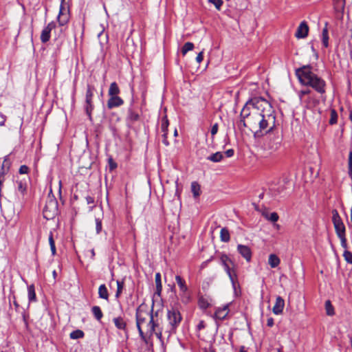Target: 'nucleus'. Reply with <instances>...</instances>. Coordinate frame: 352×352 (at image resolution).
Wrapping results in <instances>:
<instances>
[{
    "label": "nucleus",
    "mask_w": 352,
    "mask_h": 352,
    "mask_svg": "<svg viewBox=\"0 0 352 352\" xmlns=\"http://www.w3.org/2000/svg\"><path fill=\"white\" fill-rule=\"evenodd\" d=\"M252 113L248 118V128L256 132H269L276 124V116L271 104L263 98L252 99Z\"/></svg>",
    "instance_id": "1"
},
{
    "label": "nucleus",
    "mask_w": 352,
    "mask_h": 352,
    "mask_svg": "<svg viewBox=\"0 0 352 352\" xmlns=\"http://www.w3.org/2000/svg\"><path fill=\"white\" fill-rule=\"evenodd\" d=\"M152 311H148L142 306L137 309L135 318L139 334L141 339L146 342L147 337H151L155 333L160 342H163V331L159 327L157 320H155Z\"/></svg>",
    "instance_id": "2"
},
{
    "label": "nucleus",
    "mask_w": 352,
    "mask_h": 352,
    "mask_svg": "<svg viewBox=\"0 0 352 352\" xmlns=\"http://www.w3.org/2000/svg\"><path fill=\"white\" fill-rule=\"evenodd\" d=\"M296 74L302 85L311 87L320 94L326 92V82L317 74L311 72L309 65H305L297 69Z\"/></svg>",
    "instance_id": "3"
},
{
    "label": "nucleus",
    "mask_w": 352,
    "mask_h": 352,
    "mask_svg": "<svg viewBox=\"0 0 352 352\" xmlns=\"http://www.w3.org/2000/svg\"><path fill=\"white\" fill-rule=\"evenodd\" d=\"M167 320L168 324L160 329L163 331V336H166L168 338L173 333H175L182 320V317L178 309L172 308L167 311Z\"/></svg>",
    "instance_id": "4"
},
{
    "label": "nucleus",
    "mask_w": 352,
    "mask_h": 352,
    "mask_svg": "<svg viewBox=\"0 0 352 352\" xmlns=\"http://www.w3.org/2000/svg\"><path fill=\"white\" fill-rule=\"evenodd\" d=\"M58 211V201L52 193V190H50L48 193L46 204L43 208V216L47 219H53Z\"/></svg>",
    "instance_id": "5"
},
{
    "label": "nucleus",
    "mask_w": 352,
    "mask_h": 352,
    "mask_svg": "<svg viewBox=\"0 0 352 352\" xmlns=\"http://www.w3.org/2000/svg\"><path fill=\"white\" fill-rule=\"evenodd\" d=\"M95 88L94 86L88 85L87 87L86 95H85V103L84 109L86 114L87 115L89 120H92V111L94 109V105L93 103V98L94 95Z\"/></svg>",
    "instance_id": "6"
},
{
    "label": "nucleus",
    "mask_w": 352,
    "mask_h": 352,
    "mask_svg": "<svg viewBox=\"0 0 352 352\" xmlns=\"http://www.w3.org/2000/svg\"><path fill=\"white\" fill-rule=\"evenodd\" d=\"M332 222L337 236L346 234L345 226L337 210H332Z\"/></svg>",
    "instance_id": "7"
},
{
    "label": "nucleus",
    "mask_w": 352,
    "mask_h": 352,
    "mask_svg": "<svg viewBox=\"0 0 352 352\" xmlns=\"http://www.w3.org/2000/svg\"><path fill=\"white\" fill-rule=\"evenodd\" d=\"M60 25H66L69 20V10L68 7L60 6L59 13L57 17Z\"/></svg>",
    "instance_id": "8"
},
{
    "label": "nucleus",
    "mask_w": 352,
    "mask_h": 352,
    "mask_svg": "<svg viewBox=\"0 0 352 352\" xmlns=\"http://www.w3.org/2000/svg\"><path fill=\"white\" fill-rule=\"evenodd\" d=\"M56 27L54 21L49 23L42 30L41 34V41L43 43H45L50 39V34L53 29Z\"/></svg>",
    "instance_id": "9"
},
{
    "label": "nucleus",
    "mask_w": 352,
    "mask_h": 352,
    "mask_svg": "<svg viewBox=\"0 0 352 352\" xmlns=\"http://www.w3.org/2000/svg\"><path fill=\"white\" fill-rule=\"evenodd\" d=\"M281 145V140L279 137H274L270 139L265 144V148L270 152H274L279 149Z\"/></svg>",
    "instance_id": "10"
},
{
    "label": "nucleus",
    "mask_w": 352,
    "mask_h": 352,
    "mask_svg": "<svg viewBox=\"0 0 352 352\" xmlns=\"http://www.w3.org/2000/svg\"><path fill=\"white\" fill-rule=\"evenodd\" d=\"M309 32V26L305 21H302L298 25L295 36L298 38H305L307 36Z\"/></svg>",
    "instance_id": "11"
},
{
    "label": "nucleus",
    "mask_w": 352,
    "mask_h": 352,
    "mask_svg": "<svg viewBox=\"0 0 352 352\" xmlns=\"http://www.w3.org/2000/svg\"><path fill=\"white\" fill-rule=\"evenodd\" d=\"M229 305L230 304H226L222 307H218L215 311L214 318L220 320H224L229 313Z\"/></svg>",
    "instance_id": "12"
},
{
    "label": "nucleus",
    "mask_w": 352,
    "mask_h": 352,
    "mask_svg": "<svg viewBox=\"0 0 352 352\" xmlns=\"http://www.w3.org/2000/svg\"><path fill=\"white\" fill-rule=\"evenodd\" d=\"M237 250L239 253L248 261L250 262L252 258V251L250 248L244 245H238Z\"/></svg>",
    "instance_id": "13"
},
{
    "label": "nucleus",
    "mask_w": 352,
    "mask_h": 352,
    "mask_svg": "<svg viewBox=\"0 0 352 352\" xmlns=\"http://www.w3.org/2000/svg\"><path fill=\"white\" fill-rule=\"evenodd\" d=\"M123 103V100L118 96H109V98L107 101V107L111 109L115 107H118L122 105Z\"/></svg>",
    "instance_id": "14"
},
{
    "label": "nucleus",
    "mask_w": 352,
    "mask_h": 352,
    "mask_svg": "<svg viewBox=\"0 0 352 352\" xmlns=\"http://www.w3.org/2000/svg\"><path fill=\"white\" fill-rule=\"evenodd\" d=\"M285 307V300L280 297L278 296L276 299L275 304L272 308V311L275 315H280L283 313Z\"/></svg>",
    "instance_id": "15"
},
{
    "label": "nucleus",
    "mask_w": 352,
    "mask_h": 352,
    "mask_svg": "<svg viewBox=\"0 0 352 352\" xmlns=\"http://www.w3.org/2000/svg\"><path fill=\"white\" fill-rule=\"evenodd\" d=\"M252 99L247 102L245 105L242 109L240 117L241 118H247L248 120V118L251 117V114L252 113Z\"/></svg>",
    "instance_id": "16"
},
{
    "label": "nucleus",
    "mask_w": 352,
    "mask_h": 352,
    "mask_svg": "<svg viewBox=\"0 0 352 352\" xmlns=\"http://www.w3.org/2000/svg\"><path fill=\"white\" fill-rule=\"evenodd\" d=\"M228 275L230 280L232 283L233 288L235 289L236 286L238 284L237 275L236 273V270L234 268H229L228 270H225Z\"/></svg>",
    "instance_id": "17"
},
{
    "label": "nucleus",
    "mask_w": 352,
    "mask_h": 352,
    "mask_svg": "<svg viewBox=\"0 0 352 352\" xmlns=\"http://www.w3.org/2000/svg\"><path fill=\"white\" fill-rule=\"evenodd\" d=\"M16 190L22 195L24 196L27 192V182L25 180H16Z\"/></svg>",
    "instance_id": "18"
},
{
    "label": "nucleus",
    "mask_w": 352,
    "mask_h": 352,
    "mask_svg": "<svg viewBox=\"0 0 352 352\" xmlns=\"http://www.w3.org/2000/svg\"><path fill=\"white\" fill-rule=\"evenodd\" d=\"M116 327L120 330H126V323L122 317H116L113 319Z\"/></svg>",
    "instance_id": "19"
},
{
    "label": "nucleus",
    "mask_w": 352,
    "mask_h": 352,
    "mask_svg": "<svg viewBox=\"0 0 352 352\" xmlns=\"http://www.w3.org/2000/svg\"><path fill=\"white\" fill-rule=\"evenodd\" d=\"M175 280L179 287V292H187V289H188L186 281L180 276H175Z\"/></svg>",
    "instance_id": "20"
},
{
    "label": "nucleus",
    "mask_w": 352,
    "mask_h": 352,
    "mask_svg": "<svg viewBox=\"0 0 352 352\" xmlns=\"http://www.w3.org/2000/svg\"><path fill=\"white\" fill-rule=\"evenodd\" d=\"M329 31L327 28V23H326L325 27L322 29V43L324 47H327L329 46Z\"/></svg>",
    "instance_id": "21"
},
{
    "label": "nucleus",
    "mask_w": 352,
    "mask_h": 352,
    "mask_svg": "<svg viewBox=\"0 0 352 352\" xmlns=\"http://www.w3.org/2000/svg\"><path fill=\"white\" fill-rule=\"evenodd\" d=\"M98 296L100 298L104 300L109 299V292L104 284L100 285L98 288Z\"/></svg>",
    "instance_id": "22"
},
{
    "label": "nucleus",
    "mask_w": 352,
    "mask_h": 352,
    "mask_svg": "<svg viewBox=\"0 0 352 352\" xmlns=\"http://www.w3.org/2000/svg\"><path fill=\"white\" fill-rule=\"evenodd\" d=\"M280 258L274 254L269 256L268 263L272 268L276 267L280 264Z\"/></svg>",
    "instance_id": "23"
},
{
    "label": "nucleus",
    "mask_w": 352,
    "mask_h": 352,
    "mask_svg": "<svg viewBox=\"0 0 352 352\" xmlns=\"http://www.w3.org/2000/svg\"><path fill=\"white\" fill-rule=\"evenodd\" d=\"M155 285H156L155 294H157L158 296H160L162 292V281H161V274L160 272H157L155 274Z\"/></svg>",
    "instance_id": "24"
},
{
    "label": "nucleus",
    "mask_w": 352,
    "mask_h": 352,
    "mask_svg": "<svg viewBox=\"0 0 352 352\" xmlns=\"http://www.w3.org/2000/svg\"><path fill=\"white\" fill-rule=\"evenodd\" d=\"M221 241L225 243H228L230 240V232L228 228H223L220 232Z\"/></svg>",
    "instance_id": "25"
},
{
    "label": "nucleus",
    "mask_w": 352,
    "mask_h": 352,
    "mask_svg": "<svg viewBox=\"0 0 352 352\" xmlns=\"http://www.w3.org/2000/svg\"><path fill=\"white\" fill-rule=\"evenodd\" d=\"M220 261L225 270H228V269L230 268L229 263L233 264L232 261L226 254H221Z\"/></svg>",
    "instance_id": "26"
},
{
    "label": "nucleus",
    "mask_w": 352,
    "mask_h": 352,
    "mask_svg": "<svg viewBox=\"0 0 352 352\" xmlns=\"http://www.w3.org/2000/svg\"><path fill=\"white\" fill-rule=\"evenodd\" d=\"M223 158V153L221 152H217L215 153L212 154L211 155L207 157L208 160H210L213 162H219Z\"/></svg>",
    "instance_id": "27"
},
{
    "label": "nucleus",
    "mask_w": 352,
    "mask_h": 352,
    "mask_svg": "<svg viewBox=\"0 0 352 352\" xmlns=\"http://www.w3.org/2000/svg\"><path fill=\"white\" fill-rule=\"evenodd\" d=\"M120 94V89L116 82H111L109 89V96H118Z\"/></svg>",
    "instance_id": "28"
},
{
    "label": "nucleus",
    "mask_w": 352,
    "mask_h": 352,
    "mask_svg": "<svg viewBox=\"0 0 352 352\" xmlns=\"http://www.w3.org/2000/svg\"><path fill=\"white\" fill-rule=\"evenodd\" d=\"M191 191L193 194L194 197L197 198L200 195L201 187L197 182L191 183Z\"/></svg>",
    "instance_id": "29"
},
{
    "label": "nucleus",
    "mask_w": 352,
    "mask_h": 352,
    "mask_svg": "<svg viewBox=\"0 0 352 352\" xmlns=\"http://www.w3.org/2000/svg\"><path fill=\"white\" fill-rule=\"evenodd\" d=\"M29 302H35L36 300L35 288L33 285L28 287Z\"/></svg>",
    "instance_id": "30"
},
{
    "label": "nucleus",
    "mask_w": 352,
    "mask_h": 352,
    "mask_svg": "<svg viewBox=\"0 0 352 352\" xmlns=\"http://www.w3.org/2000/svg\"><path fill=\"white\" fill-rule=\"evenodd\" d=\"M139 114L137 112L133 111L131 109L129 110L127 120L131 123H133L139 120Z\"/></svg>",
    "instance_id": "31"
},
{
    "label": "nucleus",
    "mask_w": 352,
    "mask_h": 352,
    "mask_svg": "<svg viewBox=\"0 0 352 352\" xmlns=\"http://www.w3.org/2000/svg\"><path fill=\"white\" fill-rule=\"evenodd\" d=\"M91 311H92V314H94V317L96 318V319L97 320L99 321V320H101V318L103 316V314H102L100 307H98V306H94L91 308Z\"/></svg>",
    "instance_id": "32"
},
{
    "label": "nucleus",
    "mask_w": 352,
    "mask_h": 352,
    "mask_svg": "<svg viewBox=\"0 0 352 352\" xmlns=\"http://www.w3.org/2000/svg\"><path fill=\"white\" fill-rule=\"evenodd\" d=\"M179 296L181 298V300L182 302L187 304L191 300V295L188 289H187V292H179Z\"/></svg>",
    "instance_id": "33"
},
{
    "label": "nucleus",
    "mask_w": 352,
    "mask_h": 352,
    "mask_svg": "<svg viewBox=\"0 0 352 352\" xmlns=\"http://www.w3.org/2000/svg\"><path fill=\"white\" fill-rule=\"evenodd\" d=\"M85 336L84 332L82 330L77 329L70 333L69 337L71 339L76 340L82 338Z\"/></svg>",
    "instance_id": "34"
},
{
    "label": "nucleus",
    "mask_w": 352,
    "mask_h": 352,
    "mask_svg": "<svg viewBox=\"0 0 352 352\" xmlns=\"http://www.w3.org/2000/svg\"><path fill=\"white\" fill-rule=\"evenodd\" d=\"M305 102H306V105L307 107L311 108L316 106L318 104L319 101L317 99L314 98V97L309 96L307 100L305 101Z\"/></svg>",
    "instance_id": "35"
},
{
    "label": "nucleus",
    "mask_w": 352,
    "mask_h": 352,
    "mask_svg": "<svg viewBox=\"0 0 352 352\" xmlns=\"http://www.w3.org/2000/svg\"><path fill=\"white\" fill-rule=\"evenodd\" d=\"M199 306L202 309H206L210 307V302L208 299L204 297H201L199 299Z\"/></svg>",
    "instance_id": "36"
},
{
    "label": "nucleus",
    "mask_w": 352,
    "mask_h": 352,
    "mask_svg": "<svg viewBox=\"0 0 352 352\" xmlns=\"http://www.w3.org/2000/svg\"><path fill=\"white\" fill-rule=\"evenodd\" d=\"M116 283H117V291L116 292L115 296L116 298H118L122 292V289L124 288V283L123 280H118L116 281Z\"/></svg>",
    "instance_id": "37"
},
{
    "label": "nucleus",
    "mask_w": 352,
    "mask_h": 352,
    "mask_svg": "<svg viewBox=\"0 0 352 352\" xmlns=\"http://www.w3.org/2000/svg\"><path fill=\"white\" fill-rule=\"evenodd\" d=\"M193 48H194V44L192 43H191V42L186 43L182 49V53L183 56H185L188 52L192 50Z\"/></svg>",
    "instance_id": "38"
},
{
    "label": "nucleus",
    "mask_w": 352,
    "mask_h": 352,
    "mask_svg": "<svg viewBox=\"0 0 352 352\" xmlns=\"http://www.w3.org/2000/svg\"><path fill=\"white\" fill-rule=\"evenodd\" d=\"M48 239H49V243L50 245L52 254V255H55L56 252V246H55V242H54V240L53 238V234L52 232H50V233Z\"/></svg>",
    "instance_id": "39"
},
{
    "label": "nucleus",
    "mask_w": 352,
    "mask_h": 352,
    "mask_svg": "<svg viewBox=\"0 0 352 352\" xmlns=\"http://www.w3.org/2000/svg\"><path fill=\"white\" fill-rule=\"evenodd\" d=\"M325 309L326 313L328 316H333L334 315V309L332 306L330 300H327L325 302Z\"/></svg>",
    "instance_id": "40"
},
{
    "label": "nucleus",
    "mask_w": 352,
    "mask_h": 352,
    "mask_svg": "<svg viewBox=\"0 0 352 352\" xmlns=\"http://www.w3.org/2000/svg\"><path fill=\"white\" fill-rule=\"evenodd\" d=\"M8 156H6V157L4 158V160H3V164H2V166H1V170L0 171V177H1V178H3V179H4V175H5V170H4V168H5V166H7V167H8V168H9L10 162H8Z\"/></svg>",
    "instance_id": "41"
},
{
    "label": "nucleus",
    "mask_w": 352,
    "mask_h": 352,
    "mask_svg": "<svg viewBox=\"0 0 352 352\" xmlns=\"http://www.w3.org/2000/svg\"><path fill=\"white\" fill-rule=\"evenodd\" d=\"M267 219L272 222H276L278 220V215L276 212H272L270 214H265Z\"/></svg>",
    "instance_id": "42"
},
{
    "label": "nucleus",
    "mask_w": 352,
    "mask_h": 352,
    "mask_svg": "<svg viewBox=\"0 0 352 352\" xmlns=\"http://www.w3.org/2000/svg\"><path fill=\"white\" fill-rule=\"evenodd\" d=\"M337 120H338L337 113H336V111L334 109H333L331 111V118H330V120H329L330 124H336L337 122Z\"/></svg>",
    "instance_id": "43"
},
{
    "label": "nucleus",
    "mask_w": 352,
    "mask_h": 352,
    "mask_svg": "<svg viewBox=\"0 0 352 352\" xmlns=\"http://www.w3.org/2000/svg\"><path fill=\"white\" fill-rule=\"evenodd\" d=\"M168 126V120L166 116H165L164 118H163V119L162 120V126H161L162 130L164 132V133H166Z\"/></svg>",
    "instance_id": "44"
},
{
    "label": "nucleus",
    "mask_w": 352,
    "mask_h": 352,
    "mask_svg": "<svg viewBox=\"0 0 352 352\" xmlns=\"http://www.w3.org/2000/svg\"><path fill=\"white\" fill-rule=\"evenodd\" d=\"M344 259L349 263L352 264V253L348 250H345L343 254Z\"/></svg>",
    "instance_id": "45"
},
{
    "label": "nucleus",
    "mask_w": 352,
    "mask_h": 352,
    "mask_svg": "<svg viewBox=\"0 0 352 352\" xmlns=\"http://www.w3.org/2000/svg\"><path fill=\"white\" fill-rule=\"evenodd\" d=\"M338 237L340 239L341 242V245L343 248L345 249V250H347V243H346V234L338 236Z\"/></svg>",
    "instance_id": "46"
},
{
    "label": "nucleus",
    "mask_w": 352,
    "mask_h": 352,
    "mask_svg": "<svg viewBox=\"0 0 352 352\" xmlns=\"http://www.w3.org/2000/svg\"><path fill=\"white\" fill-rule=\"evenodd\" d=\"M238 126L240 129H242L243 128L248 127V119L247 118H241Z\"/></svg>",
    "instance_id": "47"
},
{
    "label": "nucleus",
    "mask_w": 352,
    "mask_h": 352,
    "mask_svg": "<svg viewBox=\"0 0 352 352\" xmlns=\"http://www.w3.org/2000/svg\"><path fill=\"white\" fill-rule=\"evenodd\" d=\"M209 2L213 3L218 10H221V7L223 3L222 0H209Z\"/></svg>",
    "instance_id": "48"
},
{
    "label": "nucleus",
    "mask_w": 352,
    "mask_h": 352,
    "mask_svg": "<svg viewBox=\"0 0 352 352\" xmlns=\"http://www.w3.org/2000/svg\"><path fill=\"white\" fill-rule=\"evenodd\" d=\"M310 94H311V90L309 89H306L301 90L298 93V96H299V98L301 100H302L305 96L309 95Z\"/></svg>",
    "instance_id": "49"
},
{
    "label": "nucleus",
    "mask_w": 352,
    "mask_h": 352,
    "mask_svg": "<svg viewBox=\"0 0 352 352\" xmlns=\"http://www.w3.org/2000/svg\"><path fill=\"white\" fill-rule=\"evenodd\" d=\"M218 130H219V124H218V123L214 124L212 125V128H211V130H210V133H211V135H212V139L214 138V136L217 133Z\"/></svg>",
    "instance_id": "50"
},
{
    "label": "nucleus",
    "mask_w": 352,
    "mask_h": 352,
    "mask_svg": "<svg viewBox=\"0 0 352 352\" xmlns=\"http://www.w3.org/2000/svg\"><path fill=\"white\" fill-rule=\"evenodd\" d=\"M102 221L100 219H96V233L99 234L102 231Z\"/></svg>",
    "instance_id": "51"
},
{
    "label": "nucleus",
    "mask_w": 352,
    "mask_h": 352,
    "mask_svg": "<svg viewBox=\"0 0 352 352\" xmlns=\"http://www.w3.org/2000/svg\"><path fill=\"white\" fill-rule=\"evenodd\" d=\"M19 172L20 174H28L29 168L26 165H22L20 166Z\"/></svg>",
    "instance_id": "52"
},
{
    "label": "nucleus",
    "mask_w": 352,
    "mask_h": 352,
    "mask_svg": "<svg viewBox=\"0 0 352 352\" xmlns=\"http://www.w3.org/2000/svg\"><path fill=\"white\" fill-rule=\"evenodd\" d=\"M9 300H10V302L11 300H12V301H13V304H14V307H15V309H18V308L19 307V305L18 304L17 301L16 300V297H15V296H14V295L10 296H9Z\"/></svg>",
    "instance_id": "53"
},
{
    "label": "nucleus",
    "mask_w": 352,
    "mask_h": 352,
    "mask_svg": "<svg viewBox=\"0 0 352 352\" xmlns=\"http://www.w3.org/2000/svg\"><path fill=\"white\" fill-rule=\"evenodd\" d=\"M225 154L228 157H231L234 155V151L233 149L230 148V149H228L227 150L226 152H225Z\"/></svg>",
    "instance_id": "54"
},
{
    "label": "nucleus",
    "mask_w": 352,
    "mask_h": 352,
    "mask_svg": "<svg viewBox=\"0 0 352 352\" xmlns=\"http://www.w3.org/2000/svg\"><path fill=\"white\" fill-rule=\"evenodd\" d=\"M203 58H204V56H203V52H199L197 57H196V60L198 63H200L202 60H203Z\"/></svg>",
    "instance_id": "55"
},
{
    "label": "nucleus",
    "mask_w": 352,
    "mask_h": 352,
    "mask_svg": "<svg viewBox=\"0 0 352 352\" xmlns=\"http://www.w3.org/2000/svg\"><path fill=\"white\" fill-rule=\"evenodd\" d=\"M162 142L166 145V146H168L169 145V142H168L167 140V133H164L163 134V140H162Z\"/></svg>",
    "instance_id": "56"
},
{
    "label": "nucleus",
    "mask_w": 352,
    "mask_h": 352,
    "mask_svg": "<svg viewBox=\"0 0 352 352\" xmlns=\"http://www.w3.org/2000/svg\"><path fill=\"white\" fill-rule=\"evenodd\" d=\"M86 201H87V204H91L94 203V197H90V196H87L86 197Z\"/></svg>",
    "instance_id": "57"
},
{
    "label": "nucleus",
    "mask_w": 352,
    "mask_h": 352,
    "mask_svg": "<svg viewBox=\"0 0 352 352\" xmlns=\"http://www.w3.org/2000/svg\"><path fill=\"white\" fill-rule=\"evenodd\" d=\"M267 325L270 327H272L274 325V319L272 318H269L267 319Z\"/></svg>",
    "instance_id": "58"
},
{
    "label": "nucleus",
    "mask_w": 352,
    "mask_h": 352,
    "mask_svg": "<svg viewBox=\"0 0 352 352\" xmlns=\"http://www.w3.org/2000/svg\"><path fill=\"white\" fill-rule=\"evenodd\" d=\"M205 328V323L203 320L200 321L197 325V329L199 330H201L202 329Z\"/></svg>",
    "instance_id": "59"
},
{
    "label": "nucleus",
    "mask_w": 352,
    "mask_h": 352,
    "mask_svg": "<svg viewBox=\"0 0 352 352\" xmlns=\"http://www.w3.org/2000/svg\"><path fill=\"white\" fill-rule=\"evenodd\" d=\"M60 6H63V7H68L65 3V0H61Z\"/></svg>",
    "instance_id": "60"
},
{
    "label": "nucleus",
    "mask_w": 352,
    "mask_h": 352,
    "mask_svg": "<svg viewBox=\"0 0 352 352\" xmlns=\"http://www.w3.org/2000/svg\"><path fill=\"white\" fill-rule=\"evenodd\" d=\"M239 352H246V351H245V346H241L240 347V351H239Z\"/></svg>",
    "instance_id": "61"
},
{
    "label": "nucleus",
    "mask_w": 352,
    "mask_h": 352,
    "mask_svg": "<svg viewBox=\"0 0 352 352\" xmlns=\"http://www.w3.org/2000/svg\"><path fill=\"white\" fill-rule=\"evenodd\" d=\"M349 120L352 122V111H351L349 113Z\"/></svg>",
    "instance_id": "62"
},
{
    "label": "nucleus",
    "mask_w": 352,
    "mask_h": 352,
    "mask_svg": "<svg viewBox=\"0 0 352 352\" xmlns=\"http://www.w3.org/2000/svg\"><path fill=\"white\" fill-rule=\"evenodd\" d=\"M53 276H54V278H56V270H54V271H53Z\"/></svg>",
    "instance_id": "63"
},
{
    "label": "nucleus",
    "mask_w": 352,
    "mask_h": 352,
    "mask_svg": "<svg viewBox=\"0 0 352 352\" xmlns=\"http://www.w3.org/2000/svg\"><path fill=\"white\" fill-rule=\"evenodd\" d=\"M351 222L352 223V206L351 209Z\"/></svg>",
    "instance_id": "64"
}]
</instances>
